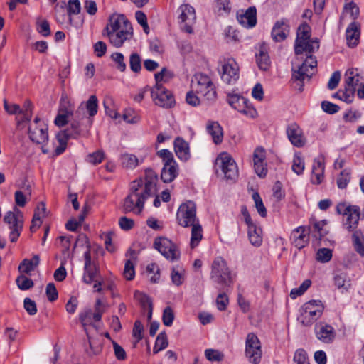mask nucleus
I'll return each instance as SVG.
<instances>
[{
  "instance_id": "1",
  "label": "nucleus",
  "mask_w": 364,
  "mask_h": 364,
  "mask_svg": "<svg viewBox=\"0 0 364 364\" xmlns=\"http://www.w3.org/2000/svg\"><path fill=\"white\" fill-rule=\"evenodd\" d=\"M98 110V100L95 95H91L87 101L82 102L76 109L74 121L64 131L57 134L56 138L59 144L67 145L69 138L76 139L80 136H86L92 124V118Z\"/></svg>"
},
{
  "instance_id": "2",
  "label": "nucleus",
  "mask_w": 364,
  "mask_h": 364,
  "mask_svg": "<svg viewBox=\"0 0 364 364\" xmlns=\"http://www.w3.org/2000/svg\"><path fill=\"white\" fill-rule=\"evenodd\" d=\"M157 181L158 176L151 169L146 171L144 179L139 178L133 181L130 193L124 200L123 211L140 214L144 209L145 200L149 197L156 196Z\"/></svg>"
},
{
  "instance_id": "3",
  "label": "nucleus",
  "mask_w": 364,
  "mask_h": 364,
  "mask_svg": "<svg viewBox=\"0 0 364 364\" xmlns=\"http://www.w3.org/2000/svg\"><path fill=\"white\" fill-rule=\"evenodd\" d=\"M311 28L307 23H302L297 30L294 50L296 55L301 54L304 51L309 53H314L319 48V43L317 38L310 40Z\"/></svg>"
},
{
  "instance_id": "4",
  "label": "nucleus",
  "mask_w": 364,
  "mask_h": 364,
  "mask_svg": "<svg viewBox=\"0 0 364 364\" xmlns=\"http://www.w3.org/2000/svg\"><path fill=\"white\" fill-rule=\"evenodd\" d=\"M344 81L343 101L350 103L358 87L364 82V77L358 73L357 68H350L346 72Z\"/></svg>"
},
{
  "instance_id": "5",
  "label": "nucleus",
  "mask_w": 364,
  "mask_h": 364,
  "mask_svg": "<svg viewBox=\"0 0 364 364\" xmlns=\"http://www.w3.org/2000/svg\"><path fill=\"white\" fill-rule=\"evenodd\" d=\"M323 304L320 300H311L305 303L302 307L300 321L303 326H309L323 314Z\"/></svg>"
},
{
  "instance_id": "6",
  "label": "nucleus",
  "mask_w": 364,
  "mask_h": 364,
  "mask_svg": "<svg viewBox=\"0 0 364 364\" xmlns=\"http://www.w3.org/2000/svg\"><path fill=\"white\" fill-rule=\"evenodd\" d=\"M210 277L215 282L223 286H230L232 283L231 272L223 258L218 257L214 259Z\"/></svg>"
},
{
  "instance_id": "7",
  "label": "nucleus",
  "mask_w": 364,
  "mask_h": 364,
  "mask_svg": "<svg viewBox=\"0 0 364 364\" xmlns=\"http://www.w3.org/2000/svg\"><path fill=\"white\" fill-rule=\"evenodd\" d=\"M191 85L197 93L202 95L207 100H213L216 97V92L213 82L206 75L196 74L192 80Z\"/></svg>"
},
{
  "instance_id": "8",
  "label": "nucleus",
  "mask_w": 364,
  "mask_h": 364,
  "mask_svg": "<svg viewBox=\"0 0 364 364\" xmlns=\"http://www.w3.org/2000/svg\"><path fill=\"white\" fill-rule=\"evenodd\" d=\"M215 166L221 170L226 180L235 181L238 178L239 171L237 164L230 154H220L216 159Z\"/></svg>"
},
{
  "instance_id": "9",
  "label": "nucleus",
  "mask_w": 364,
  "mask_h": 364,
  "mask_svg": "<svg viewBox=\"0 0 364 364\" xmlns=\"http://www.w3.org/2000/svg\"><path fill=\"white\" fill-rule=\"evenodd\" d=\"M176 219L178 223L183 227H189L198 222L196 218V206L192 201L181 204L177 211Z\"/></svg>"
},
{
  "instance_id": "10",
  "label": "nucleus",
  "mask_w": 364,
  "mask_h": 364,
  "mask_svg": "<svg viewBox=\"0 0 364 364\" xmlns=\"http://www.w3.org/2000/svg\"><path fill=\"white\" fill-rule=\"evenodd\" d=\"M4 221L10 230L9 239L11 242H15L21 235L23 229V214L16 209L15 212L9 211L6 213Z\"/></svg>"
},
{
  "instance_id": "11",
  "label": "nucleus",
  "mask_w": 364,
  "mask_h": 364,
  "mask_svg": "<svg viewBox=\"0 0 364 364\" xmlns=\"http://www.w3.org/2000/svg\"><path fill=\"white\" fill-rule=\"evenodd\" d=\"M154 247L167 259L175 262L179 259L180 250L177 245L166 237H160L155 240Z\"/></svg>"
},
{
  "instance_id": "12",
  "label": "nucleus",
  "mask_w": 364,
  "mask_h": 364,
  "mask_svg": "<svg viewBox=\"0 0 364 364\" xmlns=\"http://www.w3.org/2000/svg\"><path fill=\"white\" fill-rule=\"evenodd\" d=\"M316 66L317 60L316 58L310 55L307 56L304 63L301 65H298L297 68L293 65L292 77L295 80L302 82L306 77L310 78L311 77L314 71L316 70Z\"/></svg>"
},
{
  "instance_id": "13",
  "label": "nucleus",
  "mask_w": 364,
  "mask_h": 364,
  "mask_svg": "<svg viewBox=\"0 0 364 364\" xmlns=\"http://www.w3.org/2000/svg\"><path fill=\"white\" fill-rule=\"evenodd\" d=\"M28 136L33 142L44 144L48 140L47 125L36 117L28 127Z\"/></svg>"
},
{
  "instance_id": "14",
  "label": "nucleus",
  "mask_w": 364,
  "mask_h": 364,
  "mask_svg": "<svg viewBox=\"0 0 364 364\" xmlns=\"http://www.w3.org/2000/svg\"><path fill=\"white\" fill-rule=\"evenodd\" d=\"M229 105L245 116L254 118L257 115L256 109L250 105L249 101L243 97L236 94H229L227 97Z\"/></svg>"
},
{
  "instance_id": "15",
  "label": "nucleus",
  "mask_w": 364,
  "mask_h": 364,
  "mask_svg": "<svg viewBox=\"0 0 364 364\" xmlns=\"http://www.w3.org/2000/svg\"><path fill=\"white\" fill-rule=\"evenodd\" d=\"M245 353L250 362L254 364H258L260 362L262 358L260 342L257 336L252 333L247 334Z\"/></svg>"
},
{
  "instance_id": "16",
  "label": "nucleus",
  "mask_w": 364,
  "mask_h": 364,
  "mask_svg": "<svg viewBox=\"0 0 364 364\" xmlns=\"http://www.w3.org/2000/svg\"><path fill=\"white\" fill-rule=\"evenodd\" d=\"M84 258L83 281L85 283L90 284L100 277V268L98 265L92 261L89 246H87V250L84 253Z\"/></svg>"
},
{
  "instance_id": "17",
  "label": "nucleus",
  "mask_w": 364,
  "mask_h": 364,
  "mask_svg": "<svg viewBox=\"0 0 364 364\" xmlns=\"http://www.w3.org/2000/svg\"><path fill=\"white\" fill-rule=\"evenodd\" d=\"M222 80L229 85L234 84L239 78V67L233 59L224 61L220 70Z\"/></svg>"
},
{
  "instance_id": "18",
  "label": "nucleus",
  "mask_w": 364,
  "mask_h": 364,
  "mask_svg": "<svg viewBox=\"0 0 364 364\" xmlns=\"http://www.w3.org/2000/svg\"><path fill=\"white\" fill-rule=\"evenodd\" d=\"M151 97L154 103L164 108H170L175 104V100L172 93L161 87L159 90L154 87L151 90Z\"/></svg>"
},
{
  "instance_id": "19",
  "label": "nucleus",
  "mask_w": 364,
  "mask_h": 364,
  "mask_svg": "<svg viewBox=\"0 0 364 364\" xmlns=\"http://www.w3.org/2000/svg\"><path fill=\"white\" fill-rule=\"evenodd\" d=\"M108 37L109 42L116 48H120L123 46L124 42L129 41L133 37V28L132 26H126V28H122L114 32H109L105 35Z\"/></svg>"
},
{
  "instance_id": "20",
  "label": "nucleus",
  "mask_w": 364,
  "mask_h": 364,
  "mask_svg": "<svg viewBox=\"0 0 364 364\" xmlns=\"http://www.w3.org/2000/svg\"><path fill=\"white\" fill-rule=\"evenodd\" d=\"M314 333L318 340L326 344L331 343L336 338L333 327L325 322H319L315 325Z\"/></svg>"
},
{
  "instance_id": "21",
  "label": "nucleus",
  "mask_w": 364,
  "mask_h": 364,
  "mask_svg": "<svg viewBox=\"0 0 364 364\" xmlns=\"http://www.w3.org/2000/svg\"><path fill=\"white\" fill-rule=\"evenodd\" d=\"M287 135L291 143L296 147L301 148L306 143L302 129L296 123L290 124L287 127Z\"/></svg>"
},
{
  "instance_id": "22",
  "label": "nucleus",
  "mask_w": 364,
  "mask_h": 364,
  "mask_svg": "<svg viewBox=\"0 0 364 364\" xmlns=\"http://www.w3.org/2000/svg\"><path fill=\"white\" fill-rule=\"evenodd\" d=\"M126 26H132L129 20L122 14H114L109 16L108 23L102 31V35L105 36L109 32L117 31L122 28H126Z\"/></svg>"
},
{
  "instance_id": "23",
  "label": "nucleus",
  "mask_w": 364,
  "mask_h": 364,
  "mask_svg": "<svg viewBox=\"0 0 364 364\" xmlns=\"http://www.w3.org/2000/svg\"><path fill=\"white\" fill-rule=\"evenodd\" d=\"M265 159V150L260 146L256 148L253 154L254 168L256 174L260 178L265 177L267 173Z\"/></svg>"
},
{
  "instance_id": "24",
  "label": "nucleus",
  "mask_w": 364,
  "mask_h": 364,
  "mask_svg": "<svg viewBox=\"0 0 364 364\" xmlns=\"http://www.w3.org/2000/svg\"><path fill=\"white\" fill-rule=\"evenodd\" d=\"M237 19L240 24L245 28L254 27L257 23V11L255 7H250L245 12L243 11L238 12Z\"/></svg>"
},
{
  "instance_id": "25",
  "label": "nucleus",
  "mask_w": 364,
  "mask_h": 364,
  "mask_svg": "<svg viewBox=\"0 0 364 364\" xmlns=\"http://www.w3.org/2000/svg\"><path fill=\"white\" fill-rule=\"evenodd\" d=\"M291 238L294 246L301 250L309 242V230L303 226L298 227L291 232Z\"/></svg>"
},
{
  "instance_id": "26",
  "label": "nucleus",
  "mask_w": 364,
  "mask_h": 364,
  "mask_svg": "<svg viewBox=\"0 0 364 364\" xmlns=\"http://www.w3.org/2000/svg\"><path fill=\"white\" fill-rule=\"evenodd\" d=\"M360 25L356 21L351 22L346 31V38L349 47H355L359 43Z\"/></svg>"
},
{
  "instance_id": "27",
  "label": "nucleus",
  "mask_w": 364,
  "mask_h": 364,
  "mask_svg": "<svg viewBox=\"0 0 364 364\" xmlns=\"http://www.w3.org/2000/svg\"><path fill=\"white\" fill-rule=\"evenodd\" d=\"M289 31V27L286 20H280L275 23L272 31V37L277 42L284 41Z\"/></svg>"
},
{
  "instance_id": "28",
  "label": "nucleus",
  "mask_w": 364,
  "mask_h": 364,
  "mask_svg": "<svg viewBox=\"0 0 364 364\" xmlns=\"http://www.w3.org/2000/svg\"><path fill=\"white\" fill-rule=\"evenodd\" d=\"M179 173V167L177 162L164 164L161 173V178L164 183L172 182Z\"/></svg>"
},
{
  "instance_id": "29",
  "label": "nucleus",
  "mask_w": 364,
  "mask_h": 364,
  "mask_svg": "<svg viewBox=\"0 0 364 364\" xmlns=\"http://www.w3.org/2000/svg\"><path fill=\"white\" fill-rule=\"evenodd\" d=\"M256 61L259 68L263 71L270 68L271 61L268 55V47L265 43L259 46V52L256 53Z\"/></svg>"
},
{
  "instance_id": "30",
  "label": "nucleus",
  "mask_w": 364,
  "mask_h": 364,
  "mask_svg": "<svg viewBox=\"0 0 364 364\" xmlns=\"http://www.w3.org/2000/svg\"><path fill=\"white\" fill-rule=\"evenodd\" d=\"M173 145L175 153L178 159L183 161H186L190 159L189 145L184 139L181 137L176 138Z\"/></svg>"
},
{
  "instance_id": "31",
  "label": "nucleus",
  "mask_w": 364,
  "mask_h": 364,
  "mask_svg": "<svg viewBox=\"0 0 364 364\" xmlns=\"http://www.w3.org/2000/svg\"><path fill=\"white\" fill-rule=\"evenodd\" d=\"M344 215L346 217L344 226L348 231H351L355 229L358 224L360 219V208L357 205H352L349 212H347Z\"/></svg>"
},
{
  "instance_id": "32",
  "label": "nucleus",
  "mask_w": 364,
  "mask_h": 364,
  "mask_svg": "<svg viewBox=\"0 0 364 364\" xmlns=\"http://www.w3.org/2000/svg\"><path fill=\"white\" fill-rule=\"evenodd\" d=\"M206 130L215 144H219L223 141V131L218 122L208 121L206 124Z\"/></svg>"
},
{
  "instance_id": "33",
  "label": "nucleus",
  "mask_w": 364,
  "mask_h": 364,
  "mask_svg": "<svg viewBox=\"0 0 364 364\" xmlns=\"http://www.w3.org/2000/svg\"><path fill=\"white\" fill-rule=\"evenodd\" d=\"M359 8L355 3L350 2L346 4L340 21L341 23L349 20H351L352 22L355 21L359 16Z\"/></svg>"
},
{
  "instance_id": "34",
  "label": "nucleus",
  "mask_w": 364,
  "mask_h": 364,
  "mask_svg": "<svg viewBox=\"0 0 364 364\" xmlns=\"http://www.w3.org/2000/svg\"><path fill=\"white\" fill-rule=\"evenodd\" d=\"M247 234L250 242L254 246L259 247L262 243V231L255 223L247 225Z\"/></svg>"
},
{
  "instance_id": "35",
  "label": "nucleus",
  "mask_w": 364,
  "mask_h": 364,
  "mask_svg": "<svg viewBox=\"0 0 364 364\" xmlns=\"http://www.w3.org/2000/svg\"><path fill=\"white\" fill-rule=\"evenodd\" d=\"M178 11L181 12L179 18L182 23H195L196 16L193 6L189 4H183L179 7Z\"/></svg>"
},
{
  "instance_id": "36",
  "label": "nucleus",
  "mask_w": 364,
  "mask_h": 364,
  "mask_svg": "<svg viewBox=\"0 0 364 364\" xmlns=\"http://www.w3.org/2000/svg\"><path fill=\"white\" fill-rule=\"evenodd\" d=\"M40 258L38 255H34L31 259H25L18 266V270L21 273L29 274L33 271L39 264Z\"/></svg>"
},
{
  "instance_id": "37",
  "label": "nucleus",
  "mask_w": 364,
  "mask_h": 364,
  "mask_svg": "<svg viewBox=\"0 0 364 364\" xmlns=\"http://www.w3.org/2000/svg\"><path fill=\"white\" fill-rule=\"evenodd\" d=\"M334 284L342 293L347 291L351 286L350 280L345 273L336 274Z\"/></svg>"
},
{
  "instance_id": "38",
  "label": "nucleus",
  "mask_w": 364,
  "mask_h": 364,
  "mask_svg": "<svg viewBox=\"0 0 364 364\" xmlns=\"http://www.w3.org/2000/svg\"><path fill=\"white\" fill-rule=\"evenodd\" d=\"M76 113V110L74 111H68L63 112V111H58V113L55 119L54 123L58 127H63L65 124L68 123V119L71 117V119L70 121V124H71V122L74 121V117Z\"/></svg>"
},
{
  "instance_id": "39",
  "label": "nucleus",
  "mask_w": 364,
  "mask_h": 364,
  "mask_svg": "<svg viewBox=\"0 0 364 364\" xmlns=\"http://www.w3.org/2000/svg\"><path fill=\"white\" fill-rule=\"evenodd\" d=\"M191 247L195 248L199 244L203 238V230L199 223L191 225Z\"/></svg>"
},
{
  "instance_id": "40",
  "label": "nucleus",
  "mask_w": 364,
  "mask_h": 364,
  "mask_svg": "<svg viewBox=\"0 0 364 364\" xmlns=\"http://www.w3.org/2000/svg\"><path fill=\"white\" fill-rule=\"evenodd\" d=\"M353 245L355 251L364 256V236L360 230H356L353 234Z\"/></svg>"
},
{
  "instance_id": "41",
  "label": "nucleus",
  "mask_w": 364,
  "mask_h": 364,
  "mask_svg": "<svg viewBox=\"0 0 364 364\" xmlns=\"http://www.w3.org/2000/svg\"><path fill=\"white\" fill-rule=\"evenodd\" d=\"M154 77L156 80V85L154 87L159 90L161 87H163L161 82H167L172 78L173 73L167 70L166 68H164L160 72L156 73Z\"/></svg>"
},
{
  "instance_id": "42",
  "label": "nucleus",
  "mask_w": 364,
  "mask_h": 364,
  "mask_svg": "<svg viewBox=\"0 0 364 364\" xmlns=\"http://www.w3.org/2000/svg\"><path fill=\"white\" fill-rule=\"evenodd\" d=\"M168 342L166 334L165 332H161L156 338L155 345L153 348L154 354L158 353L159 351L165 349L168 346Z\"/></svg>"
},
{
  "instance_id": "43",
  "label": "nucleus",
  "mask_w": 364,
  "mask_h": 364,
  "mask_svg": "<svg viewBox=\"0 0 364 364\" xmlns=\"http://www.w3.org/2000/svg\"><path fill=\"white\" fill-rule=\"evenodd\" d=\"M121 161L123 166L133 169L139 164V160L135 155L131 154H124L121 156Z\"/></svg>"
},
{
  "instance_id": "44",
  "label": "nucleus",
  "mask_w": 364,
  "mask_h": 364,
  "mask_svg": "<svg viewBox=\"0 0 364 364\" xmlns=\"http://www.w3.org/2000/svg\"><path fill=\"white\" fill-rule=\"evenodd\" d=\"M185 271L183 268L179 267H174L171 270V277L172 282L176 285L180 286L184 281Z\"/></svg>"
},
{
  "instance_id": "45",
  "label": "nucleus",
  "mask_w": 364,
  "mask_h": 364,
  "mask_svg": "<svg viewBox=\"0 0 364 364\" xmlns=\"http://www.w3.org/2000/svg\"><path fill=\"white\" fill-rule=\"evenodd\" d=\"M215 11L218 15L228 14L230 11L229 0H215L214 4Z\"/></svg>"
},
{
  "instance_id": "46",
  "label": "nucleus",
  "mask_w": 364,
  "mask_h": 364,
  "mask_svg": "<svg viewBox=\"0 0 364 364\" xmlns=\"http://www.w3.org/2000/svg\"><path fill=\"white\" fill-rule=\"evenodd\" d=\"M292 171L297 175H300L304 170V161L300 154H295L293 159Z\"/></svg>"
},
{
  "instance_id": "47",
  "label": "nucleus",
  "mask_w": 364,
  "mask_h": 364,
  "mask_svg": "<svg viewBox=\"0 0 364 364\" xmlns=\"http://www.w3.org/2000/svg\"><path fill=\"white\" fill-rule=\"evenodd\" d=\"M252 199L255 202V206L258 212V213L262 217H265L267 215V210L265 206L264 205V203L262 202V200L258 193H254L252 194Z\"/></svg>"
},
{
  "instance_id": "48",
  "label": "nucleus",
  "mask_w": 364,
  "mask_h": 364,
  "mask_svg": "<svg viewBox=\"0 0 364 364\" xmlns=\"http://www.w3.org/2000/svg\"><path fill=\"white\" fill-rule=\"evenodd\" d=\"M67 6V12L69 16L77 15L81 11V4L79 0H69Z\"/></svg>"
},
{
  "instance_id": "49",
  "label": "nucleus",
  "mask_w": 364,
  "mask_h": 364,
  "mask_svg": "<svg viewBox=\"0 0 364 364\" xmlns=\"http://www.w3.org/2000/svg\"><path fill=\"white\" fill-rule=\"evenodd\" d=\"M350 180V173L348 170H343L337 178V186L339 188H346Z\"/></svg>"
},
{
  "instance_id": "50",
  "label": "nucleus",
  "mask_w": 364,
  "mask_h": 364,
  "mask_svg": "<svg viewBox=\"0 0 364 364\" xmlns=\"http://www.w3.org/2000/svg\"><path fill=\"white\" fill-rule=\"evenodd\" d=\"M129 65L134 73H139L141 69V58L139 54L134 53L130 55Z\"/></svg>"
},
{
  "instance_id": "51",
  "label": "nucleus",
  "mask_w": 364,
  "mask_h": 364,
  "mask_svg": "<svg viewBox=\"0 0 364 364\" xmlns=\"http://www.w3.org/2000/svg\"><path fill=\"white\" fill-rule=\"evenodd\" d=\"M65 1H60L55 6V14L56 15L57 21L63 23L65 18Z\"/></svg>"
},
{
  "instance_id": "52",
  "label": "nucleus",
  "mask_w": 364,
  "mask_h": 364,
  "mask_svg": "<svg viewBox=\"0 0 364 364\" xmlns=\"http://www.w3.org/2000/svg\"><path fill=\"white\" fill-rule=\"evenodd\" d=\"M205 358L210 361H221L224 358L223 353L215 349H207L205 351Z\"/></svg>"
},
{
  "instance_id": "53",
  "label": "nucleus",
  "mask_w": 364,
  "mask_h": 364,
  "mask_svg": "<svg viewBox=\"0 0 364 364\" xmlns=\"http://www.w3.org/2000/svg\"><path fill=\"white\" fill-rule=\"evenodd\" d=\"M58 111L67 112L68 111H73V105L66 94H62L61 95Z\"/></svg>"
},
{
  "instance_id": "54",
  "label": "nucleus",
  "mask_w": 364,
  "mask_h": 364,
  "mask_svg": "<svg viewBox=\"0 0 364 364\" xmlns=\"http://www.w3.org/2000/svg\"><path fill=\"white\" fill-rule=\"evenodd\" d=\"M331 257L332 252L328 248H321L316 254L317 260L323 263L328 262L331 260Z\"/></svg>"
},
{
  "instance_id": "55",
  "label": "nucleus",
  "mask_w": 364,
  "mask_h": 364,
  "mask_svg": "<svg viewBox=\"0 0 364 364\" xmlns=\"http://www.w3.org/2000/svg\"><path fill=\"white\" fill-rule=\"evenodd\" d=\"M16 284L18 288L21 290H26L33 286L32 279L26 277L24 275H21L16 279Z\"/></svg>"
},
{
  "instance_id": "56",
  "label": "nucleus",
  "mask_w": 364,
  "mask_h": 364,
  "mask_svg": "<svg viewBox=\"0 0 364 364\" xmlns=\"http://www.w3.org/2000/svg\"><path fill=\"white\" fill-rule=\"evenodd\" d=\"M174 319V314L172 309L167 306L164 309L162 316V321L165 326H171Z\"/></svg>"
},
{
  "instance_id": "57",
  "label": "nucleus",
  "mask_w": 364,
  "mask_h": 364,
  "mask_svg": "<svg viewBox=\"0 0 364 364\" xmlns=\"http://www.w3.org/2000/svg\"><path fill=\"white\" fill-rule=\"evenodd\" d=\"M112 60L116 63L117 68L123 72L126 70L127 65L124 62V55L120 53H114L111 55Z\"/></svg>"
},
{
  "instance_id": "58",
  "label": "nucleus",
  "mask_w": 364,
  "mask_h": 364,
  "mask_svg": "<svg viewBox=\"0 0 364 364\" xmlns=\"http://www.w3.org/2000/svg\"><path fill=\"white\" fill-rule=\"evenodd\" d=\"M122 117L129 124H136L140 119L139 117L132 109H126Z\"/></svg>"
},
{
  "instance_id": "59",
  "label": "nucleus",
  "mask_w": 364,
  "mask_h": 364,
  "mask_svg": "<svg viewBox=\"0 0 364 364\" xmlns=\"http://www.w3.org/2000/svg\"><path fill=\"white\" fill-rule=\"evenodd\" d=\"M104 157H105V155H104L103 151L98 150L95 152L90 154L87 156V161L93 165H96V164L101 163L102 161L103 160Z\"/></svg>"
},
{
  "instance_id": "60",
  "label": "nucleus",
  "mask_w": 364,
  "mask_h": 364,
  "mask_svg": "<svg viewBox=\"0 0 364 364\" xmlns=\"http://www.w3.org/2000/svg\"><path fill=\"white\" fill-rule=\"evenodd\" d=\"M157 156L162 159L164 164L176 162L174 160L173 154L168 149H161L159 151L157 152Z\"/></svg>"
},
{
  "instance_id": "61",
  "label": "nucleus",
  "mask_w": 364,
  "mask_h": 364,
  "mask_svg": "<svg viewBox=\"0 0 364 364\" xmlns=\"http://www.w3.org/2000/svg\"><path fill=\"white\" fill-rule=\"evenodd\" d=\"M124 277L127 280H132L134 279L135 275L134 266L132 261L127 260L124 265V269L123 272Z\"/></svg>"
},
{
  "instance_id": "62",
  "label": "nucleus",
  "mask_w": 364,
  "mask_h": 364,
  "mask_svg": "<svg viewBox=\"0 0 364 364\" xmlns=\"http://www.w3.org/2000/svg\"><path fill=\"white\" fill-rule=\"evenodd\" d=\"M21 114L23 115V119L26 120H31L33 114V105L30 100H26L23 107L21 108Z\"/></svg>"
},
{
  "instance_id": "63",
  "label": "nucleus",
  "mask_w": 364,
  "mask_h": 364,
  "mask_svg": "<svg viewBox=\"0 0 364 364\" xmlns=\"http://www.w3.org/2000/svg\"><path fill=\"white\" fill-rule=\"evenodd\" d=\"M134 298L139 301L144 309L148 306H152V302L150 298L144 294L141 293L139 291L134 292Z\"/></svg>"
},
{
  "instance_id": "64",
  "label": "nucleus",
  "mask_w": 364,
  "mask_h": 364,
  "mask_svg": "<svg viewBox=\"0 0 364 364\" xmlns=\"http://www.w3.org/2000/svg\"><path fill=\"white\" fill-rule=\"evenodd\" d=\"M294 360L296 364H309L307 360L306 353L302 349H299L295 352Z\"/></svg>"
}]
</instances>
